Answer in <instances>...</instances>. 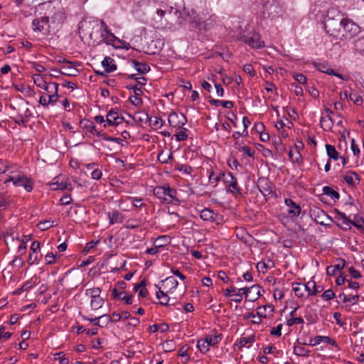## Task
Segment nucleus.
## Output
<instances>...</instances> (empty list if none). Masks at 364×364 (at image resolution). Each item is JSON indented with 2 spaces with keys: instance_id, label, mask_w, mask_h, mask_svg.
Listing matches in <instances>:
<instances>
[{
  "instance_id": "dca6fc26",
  "label": "nucleus",
  "mask_w": 364,
  "mask_h": 364,
  "mask_svg": "<svg viewBox=\"0 0 364 364\" xmlns=\"http://www.w3.org/2000/svg\"><path fill=\"white\" fill-rule=\"evenodd\" d=\"M338 263L335 265H330L326 268V274L329 276H333L338 270H341L346 266V260L342 258L337 259Z\"/></svg>"
},
{
  "instance_id": "f8f14e48",
  "label": "nucleus",
  "mask_w": 364,
  "mask_h": 364,
  "mask_svg": "<svg viewBox=\"0 0 364 364\" xmlns=\"http://www.w3.org/2000/svg\"><path fill=\"white\" fill-rule=\"evenodd\" d=\"M343 28L346 31L345 35H343V39L352 38L358 30V27L356 24H355L353 21L344 18Z\"/></svg>"
},
{
  "instance_id": "20e7f679",
  "label": "nucleus",
  "mask_w": 364,
  "mask_h": 364,
  "mask_svg": "<svg viewBox=\"0 0 364 364\" xmlns=\"http://www.w3.org/2000/svg\"><path fill=\"white\" fill-rule=\"evenodd\" d=\"M227 119L228 116L226 112H220L218 115V122H217L215 125V129L217 132L218 136L219 138H222L223 140L225 141V144H226L225 132L227 130L226 125L228 124Z\"/></svg>"
},
{
  "instance_id": "2eb2a0df",
  "label": "nucleus",
  "mask_w": 364,
  "mask_h": 364,
  "mask_svg": "<svg viewBox=\"0 0 364 364\" xmlns=\"http://www.w3.org/2000/svg\"><path fill=\"white\" fill-rule=\"evenodd\" d=\"M284 203L287 206H288L289 210L288 213L291 215V217H296L300 214L301 208L299 205H297L292 199L287 198L284 200Z\"/></svg>"
},
{
  "instance_id": "a211bd4d",
  "label": "nucleus",
  "mask_w": 364,
  "mask_h": 364,
  "mask_svg": "<svg viewBox=\"0 0 364 364\" xmlns=\"http://www.w3.org/2000/svg\"><path fill=\"white\" fill-rule=\"evenodd\" d=\"M161 283H163L164 289L166 292L175 289L178 285V281L173 277H168L164 280H162Z\"/></svg>"
},
{
  "instance_id": "c756f323",
  "label": "nucleus",
  "mask_w": 364,
  "mask_h": 364,
  "mask_svg": "<svg viewBox=\"0 0 364 364\" xmlns=\"http://www.w3.org/2000/svg\"><path fill=\"white\" fill-rule=\"evenodd\" d=\"M292 289L294 291L295 295L301 298L304 296L305 287L301 283L294 282L292 284Z\"/></svg>"
},
{
  "instance_id": "4d7b16f0",
  "label": "nucleus",
  "mask_w": 364,
  "mask_h": 364,
  "mask_svg": "<svg viewBox=\"0 0 364 364\" xmlns=\"http://www.w3.org/2000/svg\"><path fill=\"white\" fill-rule=\"evenodd\" d=\"M85 127L87 129L90 133L93 134H95V133H97V128L94 122L87 120L86 121Z\"/></svg>"
},
{
  "instance_id": "680f3d73",
  "label": "nucleus",
  "mask_w": 364,
  "mask_h": 364,
  "mask_svg": "<svg viewBox=\"0 0 364 364\" xmlns=\"http://www.w3.org/2000/svg\"><path fill=\"white\" fill-rule=\"evenodd\" d=\"M99 243V240H92L87 242L84 248V251L85 252H89L92 248L96 247V245Z\"/></svg>"
},
{
  "instance_id": "09e8293b",
  "label": "nucleus",
  "mask_w": 364,
  "mask_h": 364,
  "mask_svg": "<svg viewBox=\"0 0 364 364\" xmlns=\"http://www.w3.org/2000/svg\"><path fill=\"white\" fill-rule=\"evenodd\" d=\"M53 223H54L53 221L50 222L49 220H46V221L40 222L37 226L41 230H48L49 228H52L54 225Z\"/></svg>"
},
{
  "instance_id": "37998d69",
  "label": "nucleus",
  "mask_w": 364,
  "mask_h": 364,
  "mask_svg": "<svg viewBox=\"0 0 364 364\" xmlns=\"http://www.w3.org/2000/svg\"><path fill=\"white\" fill-rule=\"evenodd\" d=\"M167 203H171L176 198L177 192L175 189L167 186Z\"/></svg>"
},
{
  "instance_id": "69168bd1",
  "label": "nucleus",
  "mask_w": 364,
  "mask_h": 364,
  "mask_svg": "<svg viewBox=\"0 0 364 364\" xmlns=\"http://www.w3.org/2000/svg\"><path fill=\"white\" fill-rule=\"evenodd\" d=\"M102 173L99 168H95L91 173V177L92 179L99 180L102 178Z\"/></svg>"
},
{
  "instance_id": "052dcab7",
  "label": "nucleus",
  "mask_w": 364,
  "mask_h": 364,
  "mask_svg": "<svg viewBox=\"0 0 364 364\" xmlns=\"http://www.w3.org/2000/svg\"><path fill=\"white\" fill-rule=\"evenodd\" d=\"M303 286L304 287H305V291L308 292V296H312V294H311L312 292L311 289L313 288V287H315V282L314 280H311Z\"/></svg>"
},
{
  "instance_id": "5701e85b",
  "label": "nucleus",
  "mask_w": 364,
  "mask_h": 364,
  "mask_svg": "<svg viewBox=\"0 0 364 364\" xmlns=\"http://www.w3.org/2000/svg\"><path fill=\"white\" fill-rule=\"evenodd\" d=\"M61 73L63 75L68 76H77L80 73V71L73 68L70 62H67V65L62 67Z\"/></svg>"
},
{
  "instance_id": "e2e57ef3",
  "label": "nucleus",
  "mask_w": 364,
  "mask_h": 364,
  "mask_svg": "<svg viewBox=\"0 0 364 364\" xmlns=\"http://www.w3.org/2000/svg\"><path fill=\"white\" fill-rule=\"evenodd\" d=\"M127 88L128 90H132L134 93V95H141L143 94L141 88L138 87L137 85H127Z\"/></svg>"
},
{
  "instance_id": "9b49d317",
  "label": "nucleus",
  "mask_w": 364,
  "mask_h": 364,
  "mask_svg": "<svg viewBox=\"0 0 364 364\" xmlns=\"http://www.w3.org/2000/svg\"><path fill=\"white\" fill-rule=\"evenodd\" d=\"M124 120L123 117H119L118 112L114 109L109 110L107 114L106 122L107 124H104V127H107V124L109 126H117L121 124Z\"/></svg>"
},
{
  "instance_id": "13d9d810",
  "label": "nucleus",
  "mask_w": 364,
  "mask_h": 364,
  "mask_svg": "<svg viewBox=\"0 0 364 364\" xmlns=\"http://www.w3.org/2000/svg\"><path fill=\"white\" fill-rule=\"evenodd\" d=\"M243 70L245 73L249 74L251 77L255 75V71L253 66L250 64H246L243 67Z\"/></svg>"
},
{
  "instance_id": "0eeeda50",
  "label": "nucleus",
  "mask_w": 364,
  "mask_h": 364,
  "mask_svg": "<svg viewBox=\"0 0 364 364\" xmlns=\"http://www.w3.org/2000/svg\"><path fill=\"white\" fill-rule=\"evenodd\" d=\"M261 287L257 284L252 285L250 288H240L238 291H242L245 294L246 299L250 301H255L261 296Z\"/></svg>"
},
{
  "instance_id": "ea45409f",
  "label": "nucleus",
  "mask_w": 364,
  "mask_h": 364,
  "mask_svg": "<svg viewBox=\"0 0 364 364\" xmlns=\"http://www.w3.org/2000/svg\"><path fill=\"white\" fill-rule=\"evenodd\" d=\"M101 289L99 287H93L85 291V294L92 298L100 296Z\"/></svg>"
},
{
  "instance_id": "1a4fd4ad",
  "label": "nucleus",
  "mask_w": 364,
  "mask_h": 364,
  "mask_svg": "<svg viewBox=\"0 0 364 364\" xmlns=\"http://www.w3.org/2000/svg\"><path fill=\"white\" fill-rule=\"evenodd\" d=\"M32 25L34 27V31L42 32L43 31H50L49 17L42 16L36 18L33 20Z\"/></svg>"
},
{
  "instance_id": "de8ad7c7",
  "label": "nucleus",
  "mask_w": 364,
  "mask_h": 364,
  "mask_svg": "<svg viewBox=\"0 0 364 364\" xmlns=\"http://www.w3.org/2000/svg\"><path fill=\"white\" fill-rule=\"evenodd\" d=\"M57 257H60L58 255H54L52 252L48 253L45 256V261L47 264H53L55 262Z\"/></svg>"
},
{
  "instance_id": "39448f33",
  "label": "nucleus",
  "mask_w": 364,
  "mask_h": 364,
  "mask_svg": "<svg viewBox=\"0 0 364 364\" xmlns=\"http://www.w3.org/2000/svg\"><path fill=\"white\" fill-rule=\"evenodd\" d=\"M257 187L260 193L264 196L270 195L276 196L274 191V186L273 183L267 178H259L258 179Z\"/></svg>"
},
{
  "instance_id": "473e14b6",
  "label": "nucleus",
  "mask_w": 364,
  "mask_h": 364,
  "mask_svg": "<svg viewBox=\"0 0 364 364\" xmlns=\"http://www.w3.org/2000/svg\"><path fill=\"white\" fill-rule=\"evenodd\" d=\"M326 152L330 159H333L334 160H338V152L336 151V148L331 145H326Z\"/></svg>"
},
{
  "instance_id": "0e129e2a",
  "label": "nucleus",
  "mask_w": 364,
  "mask_h": 364,
  "mask_svg": "<svg viewBox=\"0 0 364 364\" xmlns=\"http://www.w3.org/2000/svg\"><path fill=\"white\" fill-rule=\"evenodd\" d=\"M23 264L24 261L20 256L16 257L15 259L12 261V265L18 268L21 267Z\"/></svg>"
},
{
  "instance_id": "a18cd8bd",
  "label": "nucleus",
  "mask_w": 364,
  "mask_h": 364,
  "mask_svg": "<svg viewBox=\"0 0 364 364\" xmlns=\"http://www.w3.org/2000/svg\"><path fill=\"white\" fill-rule=\"evenodd\" d=\"M309 352V350L301 346H295L294 348V353L299 356H308Z\"/></svg>"
},
{
  "instance_id": "f3484780",
  "label": "nucleus",
  "mask_w": 364,
  "mask_h": 364,
  "mask_svg": "<svg viewBox=\"0 0 364 364\" xmlns=\"http://www.w3.org/2000/svg\"><path fill=\"white\" fill-rule=\"evenodd\" d=\"M338 297L339 299H342V301L345 304H347L348 302L351 303L350 305V304L346 305V309L350 310L351 305H354L358 303V301H359V299H360V295L355 294V295H353V296H350V295L347 296V295L344 294L343 293H341L338 296Z\"/></svg>"
},
{
  "instance_id": "338daca9",
  "label": "nucleus",
  "mask_w": 364,
  "mask_h": 364,
  "mask_svg": "<svg viewBox=\"0 0 364 364\" xmlns=\"http://www.w3.org/2000/svg\"><path fill=\"white\" fill-rule=\"evenodd\" d=\"M350 99L358 105H360L363 103V98L356 94H350Z\"/></svg>"
},
{
  "instance_id": "423d86ee",
  "label": "nucleus",
  "mask_w": 364,
  "mask_h": 364,
  "mask_svg": "<svg viewBox=\"0 0 364 364\" xmlns=\"http://www.w3.org/2000/svg\"><path fill=\"white\" fill-rule=\"evenodd\" d=\"M168 121L171 127L181 129L186 124L187 119L183 113L172 112L168 116Z\"/></svg>"
},
{
  "instance_id": "bf43d9fd",
  "label": "nucleus",
  "mask_w": 364,
  "mask_h": 364,
  "mask_svg": "<svg viewBox=\"0 0 364 364\" xmlns=\"http://www.w3.org/2000/svg\"><path fill=\"white\" fill-rule=\"evenodd\" d=\"M132 200V203L135 208H141L145 205L144 203H142L141 198H129Z\"/></svg>"
},
{
  "instance_id": "cd10ccee",
  "label": "nucleus",
  "mask_w": 364,
  "mask_h": 364,
  "mask_svg": "<svg viewBox=\"0 0 364 364\" xmlns=\"http://www.w3.org/2000/svg\"><path fill=\"white\" fill-rule=\"evenodd\" d=\"M242 291L236 292V289L229 287V299L235 302H240L242 299Z\"/></svg>"
},
{
  "instance_id": "49530a36",
  "label": "nucleus",
  "mask_w": 364,
  "mask_h": 364,
  "mask_svg": "<svg viewBox=\"0 0 364 364\" xmlns=\"http://www.w3.org/2000/svg\"><path fill=\"white\" fill-rule=\"evenodd\" d=\"M316 341H324L327 343H329L336 348H338V345L336 342L335 340L333 339H331L330 337L328 336H317V338L316 339Z\"/></svg>"
},
{
  "instance_id": "6e6d98bb",
  "label": "nucleus",
  "mask_w": 364,
  "mask_h": 364,
  "mask_svg": "<svg viewBox=\"0 0 364 364\" xmlns=\"http://www.w3.org/2000/svg\"><path fill=\"white\" fill-rule=\"evenodd\" d=\"M304 323V319L301 317L291 318L287 320V325L292 326L294 324H301Z\"/></svg>"
},
{
  "instance_id": "aec40b11",
  "label": "nucleus",
  "mask_w": 364,
  "mask_h": 364,
  "mask_svg": "<svg viewBox=\"0 0 364 364\" xmlns=\"http://www.w3.org/2000/svg\"><path fill=\"white\" fill-rule=\"evenodd\" d=\"M130 63L139 73L146 74L150 70V67L146 63H140L136 60H132Z\"/></svg>"
},
{
  "instance_id": "393cba45",
  "label": "nucleus",
  "mask_w": 364,
  "mask_h": 364,
  "mask_svg": "<svg viewBox=\"0 0 364 364\" xmlns=\"http://www.w3.org/2000/svg\"><path fill=\"white\" fill-rule=\"evenodd\" d=\"M109 219V224L113 225L116 223H122L124 219L123 215L118 210H114L112 213H108Z\"/></svg>"
},
{
  "instance_id": "6ab92c4d",
  "label": "nucleus",
  "mask_w": 364,
  "mask_h": 364,
  "mask_svg": "<svg viewBox=\"0 0 364 364\" xmlns=\"http://www.w3.org/2000/svg\"><path fill=\"white\" fill-rule=\"evenodd\" d=\"M167 186H156L153 192L154 195L161 200L167 203Z\"/></svg>"
},
{
  "instance_id": "f257e3e1",
  "label": "nucleus",
  "mask_w": 364,
  "mask_h": 364,
  "mask_svg": "<svg viewBox=\"0 0 364 364\" xmlns=\"http://www.w3.org/2000/svg\"><path fill=\"white\" fill-rule=\"evenodd\" d=\"M325 31L333 38L343 40L346 31L343 28V18L335 10H329L323 21Z\"/></svg>"
},
{
  "instance_id": "ddd939ff",
  "label": "nucleus",
  "mask_w": 364,
  "mask_h": 364,
  "mask_svg": "<svg viewBox=\"0 0 364 364\" xmlns=\"http://www.w3.org/2000/svg\"><path fill=\"white\" fill-rule=\"evenodd\" d=\"M314 216V220L316 223L324 225L326 222L331 221V218L325 213L323 210L321 209H316L313 210L311 216Z\"/></svg>"
},
{
  "instance_id": "4c0bfd02",
  "label": "nucleus",
  "mask_w": 364,
  "mask_h": 364,
  "mask_svg": "<svg viewBox=\"0 0 364 364\" xmlns=\"http://www.w3.org/2000/svg\"><path fill=\"white\" fill-rule=\"evenodd\" d=\"M100 320L97 323H95V325H97L100 327L107 326L109 323L111 322V316L109 314H104L100 316Z\"/></svg>"
},
{
  "instance_id": "c9c22d12",
  "label": "nucleus",
  "mask_w": 364,
  "mask_h": 364,
  "mask_svg": "<svg viewBox=\"0 0 364 364\" xmlns=\"http://www.w3.org/2000/svg\"><path fill=\"white\" fill-rule=\"evenodd\" d=\"M323 192L325 195L330 196L333 199H338L340 197L339 193L329 186H324L323 188Z\"/></svg>"
},
{
  "instance_id": "a878e982",
  "label": "nucleus",
  "mask_w": 364,
  "mask_h": 364,
  "mask_svg": "<svg viewBox=\"0 0 364 364\" xmlns=\"http://www.w3.org/2000/svg\"><path fill=\"white\" fill-rule=\"evenodd\" d=\"M168 292L164 291V290H161L159 288V291H156V297L159 300V304L164 306H166L168 304V301L170 300L169 296L167 294Z\"/></svg>"
},
{
  "instance_id": "774afa93",
  "label": "nucleus",
  "mask_w": 364,
  "mask_h": 364,
  "mask_svg": "<svg viewBox=\"0 0 364 364\" xmlns=\"http://www.w3.org/2000/svg\"><path fill=\"white\" fill-rule=\"evenodd\" d=\"M294 78L300 84H305L306 81V77L301 73L294 75Z\"/></svg>"
},
{
  "instance_id": "a19ab883",
  "label": "nucleus",
  "mask_w": 364,
  "mask_h": 364,
  "mask_svg": "<svg viewBox=\"0 0 364 364\" xmlns=\"http://www.w3.org/2000/svg\"><path fill=\"white\" fill-rule=\"evenodd\" d=\"M42 255L38 256V252H31L28 258V262L30 265H33L35 263H38Z\"/></svg>"
},
{
  "instance_id": "3c124183",
  "label": "nucleus",
  "mask_w": 364,
  "mask_h": 364,
  "mask_svg": "<svg viewBox=\"0 0 364 364\" xmlns=\"http://www.w3.org/2000/svg\"><path fill=\"white\" fill-rule=\"evenodd\" d=\"M353 225L358 229L364 228V218L362 217L355 216Z\"/></svg>"
},
{
  "instance_id": "c85d7f7f",
  "label": "nucleus",
  "mask_w": 364,
  "mask_h": 364,
  "mask_svg": "<svg viewBox=\"0 0 364 364\" xmlns=\"http://www.w3.org/2000/svg\"><path fill=\"white\" fill-rule=\"evenodd\" d=\"M53 186L52 190H68L72 191L73 190V186L70 183L67 182H56L51 184Z\"/></svg>"
},
{
  "instance_id": "c03bdc74",
  "label": "nucleus",
  "mask_w": 364,
  "mask_h": 364,
  "mask_svg": "<svg viewBox=\"0 0 364 364\" xmlns=\"http://www.w3.org/2000/svg\"><path fill=\"white\" fill-rule=\"evenodd\" d=\"M181 131L175 134L176 139L178 141H185L188 138L187 129L182 127Z\"/></svg>"
},
{
  "instance_id": "f704fd0d",
  "label": "nucleus",
  "mask_w": 364,
  "mask_h": 364,
  "mask_svg": "<svg viewBox=\"0 0 364 364\" xmlns=\"http://www.w3.org/2000/svg\"><path fill=\"white\" fill-rule=\"evenodd\" d=\"M103 304L104 299L100 296L91 299L90 306L91 308L94 310H97L101 308Z\"/></svg>"
},
{
  "instance_id": "6e6552de",
  "label": "nucleus",
  "mask_w": 364,
  "mask_h": 364,
  "mask_svg": "<svg viewBox=\"0 0 364 364\" xmlns=\"http://www.w3.org/2000/svg\"><path fill=\"white\" fill-rule=\"evenodd\" d=\"M229 176L230 177L229 193H232L237 201H240L242 198V189L238 186L237 178L231 173H229Z\"/></svg>"
},
{
  "instance_id": "603ef678",
  "label": "nucleus",
  "mask_w": 364,
  "mask_h": 364,
  "mask_svg": "<svg viewBox=\"0 0 364 364\" xmlns=\"http://www.w3.org/2000/svg\"><path fill=\"white\" fill-rule=\"evenodd\" d=\"M236 237L244 242H247V234L242 228L236 229Z\"/></svg>"
},
{
  "instance_id": "e433bc0d",
  "label": "nucleus",
  "mask_w": 364,
  "mask_h": 364,
  "mask_svg": "<svg viewBox=\"0 0 364 364\" xmlns=\"http://www.w3.org/2000/svg\"><path fill=\"white\" fill-rule=\"evenodd\" d=\"M210 344L206 338L200 339L198 341V348L202 353H205L209 350Z\"/></svg>"
},
{
  "instance_id": "9d476101",
  "label": "nucleus",
  "mask_w": 364,
  "mask_h": 364,
  "mask_svg": "<svg viewBox=\"0 0 364 364\" xmlns=\"http://www.w3.org/2000/svg\"><path fill=\"white\" fill-rule=\"evenodd\" d=\"M33 79L36 86L43 89L47 93L49 92V90L55 89V86L52 87L53 85H58L57 82H47L40 74L33 75Z\"/></svg>"
},
{
  "instance_id": "7c9ffc66",
  "label": "nucleus",
  "mask_w": 364,
  "mask_h": 364,
  "mask_svg": "<svg viewBox=\"0 0 364 364\" xmlns=\"http://www.w3.org/2000/svg\"><path fill=\"white\" fill-rule=\"evenodd\" d=\"M53 86H55V89L53 90H49V92L47 93L48 95V105L55 102L59 97V95L58 94V85H53L52 87H53Z\"/></svg>"
},
{
  "instance_id": "72a5a7b5",
  "label": "nucleus",
  "mask_w": 364,
  "mask_h": 364,
  "mask_svg": "<svg viewBox=\"0 0 364 364\" xmlns=\"http://www.w3.org/2000/svg\"><path fill=\"white\" fill-rule=\"evenodd\" d=\"M146 283L145 281L143 280L140 283H139L136 286L134 287V290L136 291L139 288L141 289L139 291V296L143 298L146 297L148 294V290L145 288Z\"/></svg>"
},
{
  "instance_id": "8fccbe9b",
  "label": "nucleus",
  "mask_w": 364,
  "mask_h": 364,
  "mask_svg": "<svg viewBox=\"0 0 364 364\" xmlns=\"http://www.w3.org/2000/svg\"><path fill=\"white\" fill-rule=\"evenodd\" d=\"M353 220L350 219H346L341 220L338 225L344 230H348L351 229V225H353Z\"/></svg>"
},
{
  "instance_id": "7ed1b4c3",
  "label": "nucleus",
  "mask_w": 364,
  "mask_h": 364,
  "mask_svg": "<svg viewBox=\"0 0 364 364\" xmlns=\"http://www.w3.org/2000/svg\"><path fill=\"white\" fill-rule=\"evenodd\" d=\"M12 182L15 186L23 187L27 192H31L33 189V181L23 173L9 176L5 180V183Z\"/></svg>"
},
{
  "instance_id": "5fc2aeb1",
  "label": "nucleus",
  "mask_w": 364,
  "mask_h": 364,
  "mask_svg": "<svg viewBox=\"0 0 364 364\" xmlns=\"http://www.w3.org/2000/svg\"><path fill=\"white\" fill-rule=\"evenodd\" d=\"M239 150H242L248 156L250 157H253L254 155H255V150L252 149L250 147L246 146V145H244V146H240V145H239L238 147H237Z\"/></svg>"
},
{
  "instance_id": "4468645a",
  "label": "nucleus",
  "mask_w": 364,
  "mask_h": 364,
  "mask_svg": "<svg viewBox=\"0 0 364 364\" xmlns=\"http://www.w3.org/2000/svg\"><path fill=\"white\" fill-rule=\"evenodd\" d=\"M314 65L320 72L326 73L328 75H335L343 80H346V77H343L342 75L338 73H336L333 69H331L327 64L324 63H314Z\"/></svg>"
},
{
  "instance_id": "4be33fe9",
  "label": "nucleus",
  "mask_w": 364,
  "mask_h": 364,
  "mask_svg": "<svg viewBox=\"0 0 364 364\" xmlns=\"http://www.w3.org/2000/svg\"><path fill=\"white\" fill-rule=\"evenodd\" d=\"M67 18L65 11L60 10L56 11L51 17V23L54 24H62Z\"/></svg>"
},
{
  "instance_id": "864d4df0",
  "label": "nucleus",
  "mask_w": 364,
  "mask_h": 364,
  "mask_svg": "<svg viewBox=\"0 0 364 364\" xmlns=\"http://www.w3.org/2000/svg\"><path fill=\"white\" fill-rule=\"evenodd\" d=\"M335 293L332 289L326 290L321 295L323 299L329 301L335 297Z\"/></svg>"
},
{
  "instance_id": "412c9836",
  "label": "nucleus",
  "mask_w": 364,
  "mask_h": 364,
  "mask_svg": "<svg viewBox=\"0 0 364 364\" xmlns=\"http://www.w3.org/2000/svg\"><path fill=\"white\" fill-rule=\"evenodd\" d=\"M102 65L107 73L113 72L117 69V66L114 64V60L110 57H105L102 61Z\"/></svg>"
},
{
  "instance_id": "2f4dec72",
  "label": "nucleus",
  "mask_w": 364,
  "mask_h": 364,
  "mask_svg": "<svg viewBox=\"0 0 364 364\" xmlns=\"http://www.w3.org/2000/svg\"><path fill=\"white\" fill-rule=\"evenodd\" d=\"M214 215L213 211L208 208H205L200 211V218L203 220H214Z\"/></svg>"
},
{
  "instance_id": "bb28decb",
  "label": "nucleus",
  "mask_w": 364,
  "mask_h": 364,
  "mask_svg": "<svg viewBox=\"0 0 364 364\" xmlns=\"http://www.w3.org/2000/svg\"><path fill=\"white\" fill-rule=\"evenodd\" d=\"M321 127L325 131L331 130L333 127V122L330 115L322 117L320 121Z\"/></svg>"
},
{
  "instance_id": "b1692460",
  "label": "nucleus",
  "mask_w": 364,
  "mask_h": 364,
  "mask_svg": "<svg viewBox=\"0 0 364 364\" xmlns=\"http://www.w3.org/2000/svg\"><path fill=\"white\" fill-rule=\"evenodd\" d=\"M38 278L36 276H33L31 277L29 280L26 282L22 287L18 289L17 292L20 293L21 291H28L29 289H32L33 287L36 286L38 284Z\"/></svg>"
},
{
  "instance_id": "58836bf2",
  "label": "nucleus",
  "mask_w": 364,
  "mask_h": 364,
  "mask_svg": "<svg viewBox=\"0 0 364 364\" xmlns=\"http://www.w3.org/2000/svg\"><path fill=\"white\" fill-rule=\"evenodd\" d=\"M355 50L360 54H364V37L359 38L354 43Z\"/></svg>"
},
{
  "instance_id": "f03ea898",
  "label": "nucleus",
  "mask_w": 364,
  "mask_h": 364,
  "mask_svg": "<svg viewBox=\"0 0 364 364\" xmlns=\"http://www.w3.org/2000/svg\"><path fill=\"white\" fill-rule=\"evenodd\" d=\"M238 25L237 26H234L236 28V31L233 29L232 31L237 32V34H233L232 38H235L237 41H241L252 48H259L264 46V42L260 41V36L257 33H251L245 35L244 33L246 31V28L247 24H245L244 22H238Z\"/></svg>"
},
{
  "instance_id": "79ce46f5",
  "label": "nucleus",
  "mask_w": 364,
  "mask_h": 364,
  "mask_svg": "<svg viewBox=\"0 0 364 364\" xmlns=\"http://www.w3.org/2000/svg\"><path fill=\"white\" fill-rule=\"evenodd\" d=\"M208 339V341L210 344V346H215V344L218 343L221 339H222V334H218V335H209L208 336L205 337Z\"/></svg>"
}]
</instances>
